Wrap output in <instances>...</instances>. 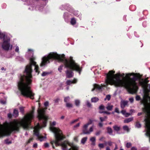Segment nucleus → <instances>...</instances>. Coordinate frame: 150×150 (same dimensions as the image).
<instances>
[{
	"mask_svg": "<svg viewBox=\"0 0 150 150\" xmlns=\"http://www.w3.org/2000/svg\"><path fill=\"white\" fill-rule=\"evenodd\" d=\"M52 59H56L59 62H63L66 68H69L71 69L75 70L78 71L79 74H81V69L80 66L76 63L73 59V57H70L69 59L65 58L64 54L59 55L55 53H51L48 56H45L42 59V61L40 64V66H45L46 64L49 63V60Z\"/></svg>",
	"mask_w": 150,
	"mask_h": 150,
	"instance_id": "obj_4",
	"label": "nucleus"
},
{
	"mask_svg": "<svg viewBox=\"0 0 150 150\" xmlns=\"http://www.w3.org/2000/svg\"><path fill=\"white\" fill-rule=\"evenodd\" d=\"M66 74L67 78H71L73 76V73L71 70H67L66 71Z\"/></svg>",
	"mask_w": 150,
	"mask_h": 150,
	"instance_id": "obj_11",
	"label": "nucleus"
},
{
	"mask_svg": "<svg viewBox=\"0 0 150 150\" xmlns=\"http://www.w3.org/2000/svg\"><path fill=\"white\" fill-rule=\"evenodd\" d=\"M111 98V96L110 95H108L106 96V98L105 99V100L107 99L108 100H109Z\"/></svg>",
	"mask_w": 150,
	"mask_h": 150,
	"instance_id": "obj_35",
	"label": "nucleus"
},
{
	"mask_svg": "<svg viewBox=\"0 0 150 150\" xmlns=\"http://www.w3.org/2000/svg\"><path fill=\"white\" fill-rule=\"evenodd\" d=\"M5 142L7 144H9L11 143V141H9L8 139H6Z\"/></svg>",
	"mask_w": 150,
	"mask_h": 150,
	"instance_id": "obj_44",
	"label": "nucleus"
},
{
	"mask_svg": "<svg viewBox=\"0 0 150 150\" xmlns=\"http://www.w3.org/2000/svg\"><path fill=\"white\" fill-rule=\"evenodd\" d=\"M86 105L88 107H90L91 106V104L89 101H86Z\"/></svg>",
	"mask_w": 150,
	"mask_h": 150,
	"instance_id": "obj_39",
	"label": "nucleus"
},
{
	"mask_svg": "<svg viewBox=\"0 0 150 150\" xmlns=\"http://www.w3.org/2000/svg\"><path fill=\"white\" fill-rule=\"evenodd\" d=\"M98 146L100 148H103L104 147V145L103 144H100L98 145Z\"/></svg>",
	"mask_w": 150,
	"mask_h": 150,
	"instance_id": "obj_40",
	"label": "nucleus"
},
{
	"mask_svg": "<svg viewBox=\"0 0 150 150\" xmlns=\"http://www.w3.org/2000/svg\"><path fill=\"white\" fill-rule=\"evenodd\" d=\"M8 116L9 118H11V113H8Z\"/></svg>",
	"mask_w": 150,
	"mask_h": 150,
	"instance_id": "obj_62",
	"label": "nucleus"
},
{
	"mask_svg": "<svg viewBox=\"0 0 150 150\" xmlns=\"http://www.w3.org/2000/svg\"><path fill=\"white\" fill-rule=\"evenodd\" d=\"M90 141L92 142H95L96 138L95 137H92L90 139Z\"/></svg>",
	"mask_w": 150,
	"mask_h": 150,
	"instance_id": "obj_38",
	"label": "nucleus"
},
{
	"mask_svg": "<svg viewBox=\"0 0 150 150\" xmlns=\"http://www.w3.org/2000/svg\"><path fill=\"white\" fill-rule=\"evenodd\" d=\"M96 121V120L93 119H90L88 122L85 125L88 126L89 125L92 124L93 122Z\"/></svg>",
	"mask_w": 150,
	"mask_h": 150,
	"instance_id": "obj_15",
	"label": "nucleus"
},
{
	"mask_svg": "<svg viewBox=\"0 0 150 150\" xmlns=\"http://www.w3.org/2000/svg\"><path fill=\"white\" fill-rule=\"evenodd\" d=\"M37 146H38V144H37V143H35L33 144V147H34V148H36L37 147Z\"/></svg>",
	"mask_w": 150,
	"mask_h": 150,
	"instance_id": "obj_57",
	"label": "nucleus"
},
{
	"mask_svg": "<svg viewBox=\"0 0 150 150\" xmlns=\"http://www.w3.org/2000/svg\"><path fill=\"white\" fill-rule=\"evenodd\" d=\"M0 38L3 39V42L2 44V48L5 50H11L13 47L12 45L10 44V39L7 37L5 33H1L0 35Z\"/></svg>",
	"mask_w": 150,
	"mask_h": 150,
	"instance_id": "obj_7",
	"label": "nucleus"
},
{
	"mask_svg": "<svg viewBox=\"0 0 150 150\" xmlns=\"http://www.w3.org/2000/svg\"><path fill=\"white\" fill-rule=\"evenodd\" d=\"M16 48L15 49V51L16 52H17L18 53L19 52V47L18 46H16Z\"/></svg>",
	"mask_w": 150,
	"mask_h": 150,
	"instance_id": "obj_43",
	"label": "nucleus"
},
{
	"mask_svg": "<svg viewBox=\"0 0 150 150\" xmlns=\"http://www.w3.org/2000/svg\"><path fill=\"white\" fill-rule=\"evenodd\" d=\"M66 106L68 108H71L72 107V105L71 104L68 103H67Z\"/></svg>",
	"mask_w": 150,
	"mask_h": 150,
	"instance_id": "obj_36",
	"label": "nucleus"
},
{
	"mask_svg": "<svg viewBox=\"0 0 150 150\" xmlns=\"http://www.w3.org/2000/svg\"><path fill=\"white\" fill-rule=\"evenodd\" d=\"M99 100L98 98L96 97H94L92 98L91 99V101L92 102L96 103Z\"/></svg>",
	"mask_w": 150,
	"mask_h": 150,
	"instance_id": "obj_21",
	"label": "nucleus"
},
{
	"mask_svg": "<svg viewBox=\"0 0 150 150\" xmlns=\"http://www.w3.org/2000/svg\"><path fill=\"white\" fill-rule=\"evenodd\" d=\"M149 97L150 98V95H149ZM147 103L150 105V103H149V102H150V100L149 98H147ZM142 103L143 104L144 107L143 108L142 110L143 112H144L146 115L147 116L150 118V108H146V107L145 106V105H144L143 102V99L142 101Z\"/></svg>",
	"mask_w": 150,
	"mask_h": 150,
	"instance_id": "obj_9",
	"label": "nucleus"
},
{
	"mask_svg": "<svg viewBox=\"0 0 150 150\" xmlns=\"http://www.w3.org/2000/svg\"><path fill=\"white\" fill-rule=\"evenodd\" d=\"M74 15L78 17H79V18H80L81 16V14L80 13H79L78 11H75L74 13Z\"/></svg>",
	"mask_w": 150,
	"mask_h": 150,
	"instance_id": "obj_25",
	"label": "nucleus"
},
{
	"mask_svg": "<svg viewBox=\"0 0 150 150\" xmlns=\"http://www.w3.org/2000/svg\"><path fill=\"white\" fill-rule=\"evenodd\" d=\"M123 129L125 131H126L128 132L129 131V129L128 126L127 125L124 126L123 127Z\"/></svg>",
	"mask_w": 150,
	"mask_h": 150,
	"instance_id": "obj_26",
	"label": "nucleus"
},
{
	"mask_svg": "<svg viewBox=\"0 0 150 150\" xmlns=\"http://www.w3.org/2000/svg\"><path fill=\"white\" fill-rule=\"evenodd\" d=\"M63 67V65H61L60 66H59L58 68V70L60 72H61L62 71V68Z\"/></svg>",
	"mask_w": 150,
	"mask_h": 150,
	"instance_id": "obj_31",
	"label": "nucleus"
},
{
	"mask_svg": "<svg viewBox=\"0 0 150 150\" xmlns=\"http://www.w3.org/2000/svg\"><path fill=\"white\" fill-rule=\"evenodd\" d=\"M16 59L18 60L19 61L21 62H23L24 60L23 58L22 57H20V56L17 57Z\"/></svg>",
	"mask_w": 150,
	"mask_h": 150,
	"instance_id": "obj_27",
	"label": "nucleus"
},
{
	"mask_svg": "<svg viewBox=\"0 0 150 150\" xmlns=\"http://www.w3.org/2000/svg\"><path fill=\"white\" fill-rule=\"evenodd\" d=\"M30 64L26 66L24 72V74L21 76L20 81L18 82V85L22 95L25 97L33 99L34 93L32 92L30 86L31 82V79L32 78V66H34V70L38 74L39 68L38 66L36 65V62L34 61L33 57L30 58Z\"/></svg>",
	"mask_w": 150,
	"mask_h": 150,
	"instance_id": "obj_2",
	"label": "nucleus"
},
{
	"mask_svg": "<svg viewBox=\"0 0 150 150\" xmlns=\"http://www.w3.org/2000/svg\"><path fill=\"white\" fill-rule=\"evenodd\" d=\"M107 118L106 116H104L103 117H100V120L101 122H103V121H105V119H106Z\"/></svg>",
	"mask_w": 150,
	"mask_h": 150,
	"instance_id": "obj_28",
	"label": "nucleus"
},
{
	"mask_svg": "<svg viewBox=\"0 0 150 150\" xmlns=\"http://www.w3.org/2000/svg\"><path fill=\"white\" fill-rule=\"evenodd\" d=\"M13 115L15 116V117H16L18 116V111L14 109L13 112Z\"/></svg>",
	"mask_w": 150,
	"mask_h": 150,
	"instance_id": "obj_22",
	"label": "nucleus"
},
{
	"mask_svg": "<svg viewBox=\"0 0 150 150\" xmlns=\"http://www.w3.org/2000/svg\"><path fill=\"white\" fill-rule=\"evenodd\" d=\"M107 133L110 135H112L113 130L112 128L110 127H108L107 128Z\"/></svg>",
	"mask_w": 150,
	"mask_h": 150,
	"instance_id": "obj_17",
	"label": "nucleus"
},
{
	"mask_svg": "<svg viewBox=\"0 0 150 150\" xmlns=\"http://www.w3.org/2000/svg\"><path fill=\"white\" fill-rule=\"evenodd\" d=\"M80 123H79L77 124L76 125L74 126V128L75 129L76 128L79 127L80 125Z\"/></svg>",
	"mask_w": 150,
	"mask_h": 150,
	"instance_id": "obj_47",
	"label": "nucleus"
},
{
	"mask_svg": "<svg viewBox=\"0 0 150 150\" xmlns=\"http://www.w3.org/2000/svg\"><path fill=\"white\" fill-rule=\"evenodd\" d=\"M135 126L137 128H139L141 127V125L138 122H136Z\"/></svg>",
	"mask_w": 150,
	"mask_h": 150,
	"instance_id": "obj_33",
	"label": "nucleus"
},
{
	"mask_svg": "<svg viewBox=\"0 0 150 150\" xmlns=\"http://www.w3.org/2000/svg\"><path fill=\"white\" fill-rule=\"evenodd\" d=\"M44 105L45 106L47 107L48 106L49 104V102L48 101H46L44 103Z\"/></svg>",
	"mask_w": 150,
	"mask_h": 150,
	"instance_id": "obj_54",
	"label": "nucleus"
},
{
	"mask_svg": "<svg viewBox=\"0 0 150 150\" xmlns=\"http://www.w3.org/2000/svg\"><path fill=\"white\" fill-rule=\"evenodd\" d=\"M136 99L137 100H139L140 99V98L139 96H137L136 97Z\"/></svg>",
	"mask_w": 150,
	"mask_h": 150,
	"instance_id": "obj_50",
	"label": "nucleus"
},
{
	"mask_svg": "<svg viewBox=\"0 0 150 150\" xmlns=\"http://www.w3.org/2000/svg\"><path fill=\"white\" fill-rule=\"evenodd\" d=\"M146 126L147 129L146 134L149 137V141H150V126L148 124H146Z\"/></svg>",
	"mask_w": 150,
	"mask_h": 150,
	"instance_id": "obj_14",
	"label": "nucleus"
},
{
	"mask_svg": "<svg viewBox=\"0 0 150 150\" xmlns=\"http://www.w3.org/2000/svg\"><path fill=\"white\" fill-rule=\"evenodd\" d=\"M128 101L126 100H122L121 102L120 105L121 107L123 109L125 108V106L127 105Z\"/></svg>",
	"mask_w": 150,
	"mask_h": 150,
	"instance_id": "obj_12",
	"label": "nucleus"
},
{
	"mask_svg": "<svg viewBox=\"0 0 150 150\" xmlns=\"http://www.w3.org/2000/svg\"><path fill=\"white\" fill-rule=\"evenodd\" d=\"M115 147L114 150H115L117 149L118 148L116 144H115Z\"/></svg>",
	"mask_w": 150,
	"mask_h": 150,
	"instance_id": "obj_63",
	"label": "nucleus"
},
{
	"mask_svg": "<svg viewBox=\"0 0 150 150\" xmlns=\"http://www.w3.org/2000/svg\"><path fill=\"white\" fill-rule=\"evenodd\" d=\"M44 146L46 148L48 147L49 146V144L48 143H45L44 144Z\"/></svg>",
	"mask_w": 150,
	"mask_h": 150,
	"instance_id": "obj_46",
	"label": "nucleus"
},
{
	"mask_svg": "<svg viewBox=\"0 0 150 150\" xmlns=\"http://www.w3.org/2000/svg\"><path fill=\"white\" fill-rule=\"evenodd\" d=\"M56 124L55 121H53L50 124V131L54 133L55 139L51 142L52 147L54 149L53 144H55L56 146H61L63 150H78L79 148L73 144L68 141H64L62 143L60 141L65 138V137L63 135L62 131L59 129L54 126Z\"/></svg>",
	"mask_w": 150,
	"mask_h": 150,
	"instance_id": "obj_5",
	"label": "nucleus"
},
{
	"mask_svg": "<svg viewBox=\"0 0 150 150\" xmlns=\"http://www.w3.org/2000/svg\"><path fill=\"white\" fill-rule=\"evenodd\" d=\"M98 125L100 127H102L103 126V124L101 122H100L98 124Z\"/></svg>",
	"mask_w": 150,
	"mask_h": 150,
	"instance_id": "obj_59",
	"label": "nucleus"
},
{
	"mask_svg": "<svg viewBox=\"0 0 150 150\" xmlns=\"http://www.w3.org/2000/svg\"><path fill=\"white\" fill-rule=\"evenodd\" d=\"M130 112H131L130 114H131V115L132 113H135V111L134 110L131 109L130 110Z\"/></svg>",
	"mask_w": 150,
	"mask_h": 150,
	"instance_id": "obj_55",
	"label": "nucleus"
},
{
	"mask_svg": "<svg viewBox=\"0 0 150 150\" xmlns=\"http://www.w3.org/2000/svg\"><path fill=\"white\" fill-rule=\"evenodd\" d=\"M133 120V117H131L127 118L125 119L124 121V122L125 123H129Z\"/></svg>",
	"mask_w": 150,
	"mask_h": 150,
	"instance_id": "obj_16",
	"label": "nucleus"
},
{
	"mask_svg": "<svg viewBox=\"0 0 150 150\" xmlns=\"http://www.w3.org/2000/svg\"><path fill=\"white\" fill-rule=\"evenodd\" d=\"M121 112L123 115H125V113L126 112V111L125 110H122Z\"/></svg>",
	"mask_w": 150,
	"mask_h": 150,
	"instance_id": "obj_53",
	"label": "nucleus"
},
{
	"mask_svg": "<svg viewBox=\"0 0 150 150\" xmlns=\"http://www.w3.org/2000/svg\"><path fill=\"white\" fill-rule=\"evenodd\" d=\"M131 115V114H130V113H127V112H126L125 113V116L126 117H128L130 115Z\"/></svg>",
	"mask_w": 150,
	"mask_h": 150,
	"instance_id": "obj_45",
	"label": "nucleus"
},
{
	"mask_svg": "<svg viewBox=\"0 0 150 150\" xmlns=\"http://www.w3.org/2000/svg\"><path fill=\"white\" fill-rule=\"evenodd\" d=\"M87 139V137H84L81 140V143L83 144H84L86 142V141Z\"/></svg>",
	"mask_w": 150,
	"mask_h": 150,
	"instance_id": "obj_24",
	"label": "nucleus"
},
{
	"mask_svg": "<svg viewBox=\"0 0 150 150\" xmlns=\"http://www.w3.org/2000/svg\"><path fill=\"white\" fill-rule=\"evenodd\" d=\"M142 113H143V112H139L138 113L137 115L138 116H139L142 115Z\"/></svg>",
	"mask_w": 150,
	"mask_h": 150,
	"instance_id": "obj_64",
	"label": "nucleus"
},
{
	"mask_svg": "<svg viewBox=\"0 0 150 150\" xmlns=\"http://www.w3.org/2000/svg\"><path fill=\"white\" fill-rule=\"evenodd\" d=\"M76 20L74 18H73L71 19V23L72 25H74L76 24Z\"/></svg>",
	"mask_w": 150,
	"mask_h": 150,
	"instance_id": "obj_23",
	"label": "nucleus"
},
{
	"mask_svg": "<svg viewBox=\"0 0 150 150\" xmlns=\"http://www.w3.org/2000/svg\"><path fill=\"white\" fill-rule=\"evenodd\" d=\"M113 107V106L112 105H111L108 104L107 107H106V108L108 110L111 111L112 110Z\"/></svg>",
	"mask_w": 150,
	"mask_h": 150,
	"instance_id": "obj_19",
	"label": "nucleus"
},
{
	"mask_svg": "<svg viewBox=\"0 0 150 150\" xmlns=\"http://www.w3.org/2000/svg\"><path fill=\"white\" fill-rule=\"evenodd\" d=\"M19 110L20 112L22 113H23L24 112V108L23 107H20L19 108Z\"/></svg>",
	"mask_w": 150,
	"mask_h": 150,
	"instance_id": "obj_34",
	"label": "nucleus"
},
{
	"mask_svg": "<svg viewBox=\"0 0 150 150\" xmlns=\"http://www.w3.org/2000/svg\"><path fill=\"white\" fill-rule=\"evenodd\" d=\"M70 98L68 96L67 97H65L64 99V101L65 102L67 103V102L69 101V100Z\"/></svg>",
	"mask_w": 150,
	"mask_h": 150,
	"instance_id": "obj_32",
	"label": "nucleus"
},
{
	"mask_svg": "<svg viewBox=\"0 0 150 150\" xmlns=\"http://www.w3.org/2000/svg\"><path fill=\"white\" fill-rule=\"evenodd\" d=\"M51 73V72L44 71L43 72L42 74V76H47Z\"/></svg>",
	"mask_w": 150,
	"mask_h": 150,
	"instance_id": "obj_20",
	"label": "nucleus"
},
{
	"mask_svg": "<svg viewBox=\"0 0 150 150\" xmlns=\"http://www.w3.org/2000/svg\"><path fill=\"white\" fill-rule=\"evenodd\" d=\"M33 140V138H31L30 139H29V140L27 142H26V143L27 144H28L29 143H30V142L32 141Z\"/></svg>",
	"mask_w": 150,
	"mask_h": 150,
	"instance_id": "obj_51",
	"label": "nucleus"
},
{
	"mask_svg": "<svg viewBox=\"0 0 150 150\" xmlns=\"http://www.w3.org/2000/svg\"><path fill=\"white\" fill-rule=\"evenodd\" d=\"M77 81V80L75 79L74 81H71L70 80H67L66 82V83L67 85H69L72 83H75Z\"/></svg>",
	"mask_w": 150,
	"mask_h": 150,
	"instance_id": "obj_18",
	"label": "nucleus"
},
{
	"mask_svg": "<svg viewBox=\"0 0 150 150\" xmlns=\"http://www.w3.org/2000/svg\"><path fill=\"white\" fill-rule=\"evenodd\" d=\"M78 119L73 120L71 122V124H73V123H74L75 122H77V121H78Z\"/></svg>",
	"mask_w": 150,
	"mask_h": 150,
	"instance_id": "obj_49",
	"label": "nucleus"
},
{
	"mask_svg": "<svg viewBox=\"0 0 150 150\" xmlns=\"http://www.w3.org/2000/svg\"><path fill=\"white\" fill-rule=\"evenodd\" d=\"M34 112L32 111L30 113L25 115L20 121H14L8 127H5L0 124V137L9 135L13 132L18 131L19 127L21 126L24 129H28L34 118Z\"/></svg>",
	"mask_w": 150,
	"mask_h": 150,
	"instance_id": "obj_3",
	"label": "nucleus"
},
{
	"mask_svg": "<svg viewBox=\"0 0 150 150\" xmlns=\"http://www.w3.org/2000/svg\"><path fill=\"white\" fill-rule=\"evenodd\" d=\"M131 150H137V149L135 147H133L131 148Z\"/></svg>",
	"mask_w": 150,
	"mask_h": 150,
	"instance_id": "obj_60",
	"label": "nucleus"
},
{
	"mask_svg": "<svg viewBox=\"0 0 150 150\" xmlns=\"http://www.w3.org/2000/svg\"><path fill=\"white\" fill-rule=\"evenodd\" d=\"M149 89H146L145 90V93L144 95L143 96V102L144 104V105H145V106L147 108H150V105H149L147 102V99L149 98L150 100V98L149 95H150V85H149Z\"/></svg>",
	"mask_w": 150,
	"mask_h": 150,
	"instance_id": "obj_8",
	"label": "nucleus"
},
{
	"mask_svg": "<svg viewBox=\"0 0 150 150\" xmlns=\"http://www.w3.org/2000/svg\"><path fill=\"white\" fill-rule=\"evenodd\" d=\"M132 146V144L130 142L127 143L126 144V146L129 148Z\"/></svg>",
	"mask_w": 150,
	"mask_h": 150,
	"instance_id": "obj_37",
	"label": "nucleus"
},
{
	"mask_svg": "<svg viewBox=\"0 0 150 150\" xmlns=\"http://www.w3.org/2000/svg\"><path fill=\"white\" fill-rule=\"evenodd\" d=\"M88 126L85 124L83 127L82 133L81 134H89L93 131V125L91 126L89 128V130H88Z\"/></svg>",
	"mask_w": 150,
	"mask_h": 150,
	"instance_id": "obj_10",
	"label": "nucleus"
},
{
	"mask_svg": "<svg viewBox=\"0 0 150 150\" xmlns=\"http://www.w3.org/2000/svg\"><path fill=\"white\" fill-rule=\"evenodd\" d=\"M113 143V142H111L110 141H108L107 142H106L105 143V145L107 144L109 146H111L112 145V144Z\"/></svg>",
	"mask_w": 150,
	"mask_h": 150,
	"instance_id": "obj_30",
	"label": "nucleus"
},
{
	"mask_svg": "<svg viewBox=\"0 0 150 150\" xmlns=\"http://www.w3.org/2000/svg\"><path fill=\"white\" fill-rule=\"evenodd\" d=\"M115 71H110L108 73L106 74L105 84L101 85L100 86L95 84L93 85V88L92 90L93 91H101L103 87H105L108 84L114 85L117 87H123L125 88L129 92L132 94L136 93L138 89L136 81L139 80V83L143 87L146 88L147 83L149 80L147 79H145L141 78L142 76L138 74L132 73L126 74L127 78L124 77V74H122L118 73L114 74Z\"/></svg>",
	"mask_w": 150,
	"mask_h": 150,
	"instance_id": "obj_1",
	"label": "nucleus"
},
{
	"mask_svg": "<svg viewBox=\"0 0 150 150\" xmlns=\"http://www.w3.org/2000/svg\"><path fill=\"white\" fill-rule=\"evenodd\" d=\"M113 128L114 129V130L117 132V134H119L118 132L120 130V126H118L117 125H115L113 126Z\"/></svg>",
	"mask_w": 150,
	"mask_h": 150,
	"instance_id": "obj_13",
	"label": "nucleus"
},
{
	"mask_svg": "<svg viewBox=\"0 0 150 150\" xmlns=\"http://www.w3.org/2000/svg\"><path fill=\"white\" fill-rule=\"evenodd\" d=\"M99 109L100 110H103L104 109V106L103 105H101L99 106Z\"/></svg>",
	"mask_w": 150,
	"mask_h": 150,
	"instance_id": "obj_42",
	"label": "nucleus"
},
{
	"mask_svg": "<svg viewBox=\"0 0 150 150\" xmlns=\"http://www.w3.org/2000/svg\"><path fill=\"white\" fill-rule=\"evenodd\" d=\"M60 8L62 10H63L64 9H66V10H68V8L64 6V5H62L60 7Z\"/></svg>",
	"mask_w": 150,
	"mask_h": 150,
	"instance_id": "obj_41",
	"label": "nucleus"
},
{
	"mask_svg": "<svg viewBox=\"0 0 150 150\" xmlns=\"http://www.w3.org/2000/svg\"><path fill=\"white\" fill-rule=\"evenodd\" d=\"M115 112L118 113H120L119 109L118 108H116L115 109Z\"/></svg>",
	"mask_w": 150,
	"mask_h": 150,
	"instance_id": "obj_52",
	"label": "nucleus"
},
{
	"mask_svg": "<svg viewBox=\"0 0 150 150\" xmlns=\"http://www.w3.org/2000/svg\"><path fill=\"white\" fill-rule=\"evenodd\" d=\"M59 100V99L58 98H57L56 99H55L54 101L55 103H57L58 102Z\"/></svg>",
	"mask_w": 150,
	"mask_h": 150,
	"instance_id": "obj_56",
	"label": "nucleus"
},
{
	"mask_svg": "<svg viewBox=\"0 0 150 150\" xmlns=\"http://www.w3.org/2000/svg\"><path fill=\"white\" fill-rule=\"evenodd\" d=\"M129 100L131 103H132L134 101V98H129Z\"/></svg>",
	"mask_w": 150,
	"mask_h": 150,
	"instance_id": "obj_48",
	"label": "nucleus"
},
{
	"mask_svg": "<svg viewBox=\"0 0 150 150\" xmlns=\"http://www.w3.org/2000/svg\"><path fill=\"white\" fill-rule=\"evenodd\" d=\"M80 102L79 100H75V104L77 106H78L79 105Z\"/></svg>",
	"mask_w": 150,
	"mask_h": 150,
	"instance_id": "obj_29",
	"label": "nucleus"
},
{
	"mask_svg": "<svg viewBox=\"0 0 150 150\" xmlns=\"http://www.w3.org/2000/svg\"><path fill=\"white\" fill-rule=\"evenodd\" d=\"M103 113L108 115L110 114V112L108 111H104L103 112Z\"/></svg>",
	"mask_w": 150,
	"mask_h": 150,
	"instance_id": "obj_61",
	"label": "nucleus"
},
{
	"mask_svg": "<svg viewBox=\"0 0 150 150\" xmlns=\"http://www.w3.org/2000/svg\"><path fill=\"white\" fill-rule=\"evenodd\" d=\"M46 109V108L45 109L39 108L38 109V117L39 120L42 121V125H40L39 123H38L36 126L35 127L34 130L35 134L37 137L38 139L40 141H43L45 137L39 135L38 129L46 126L48 117L45 115V112Z\"/></svg>",
	"mask_w": 150,
	"mask_h": 150,
	"instance_id": "obj_6",
	"label": "nucleus"
},
{
	"mask_svg": "<svg viewBox=\"0 0 150 150\" xmlns=\"http://www.w3.org/2000/svg\"><path fill=\"white\" fill-rule=\"evenodd\" d=\"M0 102L1 103L3 104H5L6 103V102L5 101L3 100H1Z\"/></svg>",
	"mask_w": 150,
	"mask_h": 150,
	"instance_id": "obj_58",
	"label": "nucleus"
}]
</instances>
